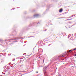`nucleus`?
I'll list each match as a JSON object with an SVG mask.
<instances>
[{"instance_id": "f257e3e1", "label": "nucleus", "mask_w": 76, "mask_h": 76, "mask_svg": "<svg viewBox=\"0 0 76 76\" xmlns=\"http://www.w3.org/2000/svg\"><path fill=\"white\" fill-rule=\"evenodd\" d=\"M62 12H63V9L61 8L59 10V12H60V13H61Z\"/></svg>"}, {"instance_id": "f03ea898", "label": "nucleus", "mask_w": 76, "mask_h": 76, "mask_svg": "<svg viewBox=\"0 0 76 76\" xmlns=\"http://www.w3.org/2000/svg\"><path fill=\"white\" fill-rule=\"evenodd\" d=\"M73 50H69L67 51V53H69V52H70V51H73Z\"/></svg>"}, {"instance_id": "7ed1b4c3", "label": "nucleus", "mask_w": 76, "mask_h": 76, "mask_svg": "<svg viewBox=\"0 0 76 76\" xmlns=\"http://www.w3.org/2000/svg\"><path fill=\"white\" fill-rule=\"evenodd\" d=\"M39 16V15H34V16L35 17H37V16Z\"/></svg>"}, {"instance_id": "20e7f679", "label": "nucleus", "mask_w": 76, "mask_h": 76, "mask_svg": "<svg viewBox=\"0 0 76 76\" xmlns=\"http://www.w3.org/2000/svg\"><path fill=\"white\" fill-rule=\"evenodd\" d=\"M76 50V48H75V49H74L73 50Z\"/></svg>"}, {"instance_id": "39448f33", "label": "nucleus", "mask_w": 76, "mask_h": 76, "mask_svg": "<svg viewBox=\"0 0 76 76\" xmlns=\"http://www.w3.org/2000/svg\"><path fill=\"white\" fill-rule=\"evenodd\" d=\"M22 61H23V60H20V62H21Z\"/></svg>"}, {"instance_id": "423d86ee", "label": "nucleus", "mask_w": 76, "mask_h": 76, "mask_svg": "<svg viewBox=\"0 0 76 76\" xmlns=\"http://www.w3.org/2000/svg\"><path fill=\"white\" fill-rule=\"evenodd\" d=\"M36 73H38V71H37V72H36Z\"/></svg>"}, {"instance_id": "0eeeda50", "label": "nucleus", "mask_w": 76, "mask_h": 76, "mask_svg": "<svg viewBox=\"0 0 76 76\" xmlns=\"http://www.w3.org/2000/svg\"><path fill=\"white\" fill-rule=\"evenodd\" d=\"M47 31V29H46L45 30V31Z\"/></svg>"}, {"instance_id": "6e6552de", "label": "nucleus", "mask_w": 76, "mask_h": 76, "mask_svg": "<svg viewBox=\"0 0 76 76\" xmlns=\"http://www.w3.org/2000/svg\"><path fill=\"white\" fill-rule=\"evenodd\" d=\"M62 57H64V56H63V55H62Z\"/></svg>"}, {"instance_id": "1a4fd4ad", "label": "nucleus", "mask_w": 76, "mask_h": 76, "mask_svg": "<svg viewBox=\"0 0 76 76\" xmlns=\"http://www.w3.org/2000/svg\"><path fill=\"white\" fill-rule=\"evenodd\" d=\"M44 61V60H43V61Z\"/></svg>"}]
</instances>
